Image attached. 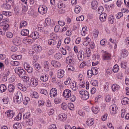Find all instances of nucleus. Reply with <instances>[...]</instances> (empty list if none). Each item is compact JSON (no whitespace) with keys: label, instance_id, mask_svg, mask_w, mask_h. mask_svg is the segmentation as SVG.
Segmentation results:
<instances>
[{"label":"nucleus","instance_id":"nucleus-9","mask_svg":"<svg viewBox=\"0 0 129 129\" xmlns=\"http://www.w3.org/2000/svg\"><path fill=\"white\" fill-rule=\"evenodd\" d=\"M101 52L102 53L104 54L103 59L104 60H107L110 59V54L108 53L106 51L102 50Z\"/></svg>","mask_w":129,"mask_h":129},{"label":"nucleus","instance_id":"nucleus-8","mask_svg":"<svg viewBox=\"0 0 129 129\" xmlns=\"http://www.w3.org/2000/svg\"><path fill=\"white\" fill-rule=\"evenodd\" d=\"M24 67L25 69L29 73H31L33 72V68L31 67L29 64L26 63H24Z\"/></svg>","mask_w":129,"mask_h":129},{"label":"nucleus","instance_id":"nucleus-14","mask_svg":"<svg viewBox=\"0 0 129 129\" xmlns=\"http://www.w3.org/2000/svg\"><path fill=\"white\" fill-rule=\"evenodd\" d=\"M83 52V51H80L79 52L78 54V58L80 61L82 60L84 58Z\"/></svg>","mask_w":129,"mask_h":129},{"label":"nucleus","instance_id":"nucleus-49","mask_svg":"<svg viewBox=\"0 0 129 129\" xmlns=\"http://www.w3.org/2000/svg\"><path fill=\"white\" fill-rule=\"evenodd\" d=\"M91 83L93 86H98V82L95 80H92L91 81Z\"/></svg>","mask_w":129,"mask_h":129},{"label":"nucleus","instance_id":"nucleus-21","mask_svg":"<svg viewBox=\"0 0 129 129\" xmlns=\"http://www.w3.org/2000/svg\"><path fill=\"white\" fill-rule=\"evenodd\" d=\"M51 64L55 67H59L61 66V64L60 62L55 61H52L51 62Z\"/></svg>","mask_w":129,"mask_h":129},{"label":"nucleus","instance_id":"nucleus-20","mask_svg":"<svg viewBox=\"0 0 129 129\" xmlns=\"http://www.w3.org/2000/svg\"><path fill=\"white\" fill-rule=\"evenodd\" d=\"M5 114H7L8 117L10 119L12 118L14 115V113L12 110H8L5 113Z\"/></svg>","mask_w":129,"mask_h":129},{"label":"nucleus","instance_id":"nucleus-48","mask_svg":"<svg viewBox=\"0 0 129 129\" xmlns=\"http://www.w3.org/2000/svg\"><path fill=\"white\" fill-rule=\"evenodd\" d=\"M51 23V20L49 19H46L45 21V23L46 26H49Z\"/></svg>","mask_w":129,"mask_h":129},{"label":"nucleus","instance_id":"nucleus-2","mask_svg":"<svg viewBox=\"0 0 129 129\" xmlns=\"http://www.w3.org/2000/svg\"><path fill=\"white\" fill-rule=\"evenodd\" d=\"M15 73L19 76L20 77L23 78V76L25 74V71L22 69L21 67L16 68L15 69Z\"/></svg>","mask_w":129,"mask_h":129},{"label":"nucleus","instance_id":"nucleus-57","mask_svg":"<svg viewBox=\"0 0 129 129\" xmlns=\"http://www.w3.org/2000/svg\"><path fill=\"white\" fill-rule=\"evenodd\" d=\"M6 36L7 38H12L13 36V34L10 32H8L6 33Z\"/></svg>","mask_w":129,"mask_h":129},{"label":"nucleus","instance_id":"nucleus-26","mask_svg":"<svg viewBox=\"0 0 129 129\" xmlns=\"http://www.w3.org/2000/svg\"><path fill=\"white\" fill-rule=\"evenodd\" d=\"M29 34V31L27 29L22 30L21 32V34L23 36H27Z\"/></svg>","mask_w":129,"mask_h":129},{"label":"nucleus","instance_id":"nucleus-19","mask_svg":"<svg viewBox=\"0 0 129 129\" xmlns=\"http://www.w3.org/2000/svg\"><path fill=\"white\" fill-rule=\"evenodd\" d=\"M128 51L125 49H123L121 51V56L124 58L126 57L128 55Z\"/></svg>","mask_w":129,"mask_h":129},{"label":"nucleus","instance_id":"nucleus-3","mask_svg":"<svg viewBox=\"0 0 129 129\" xmlns=\"http://www.w3.org/2000/svg\"><path fill=\"white\" fill-rule=\"evenodd\" d=\"M23 97L22 93L20 92L17 93V95L14 98V101L20 103L22 101Z\"/></svg>","mask_w":129,"mask_h":129},{"label":"nucleus","instance_id":"nucleus-53","mask_svg":"<svg viewBox=\"0 0 129 129\" xmlns=\"http://www.w3.org/2000/svg\"><path fill=\"white\" fill-rule=\"evenodd\" d=\"M67 107V104L65 103H63L61 105V108L64 110H65Z\"/></svg>","mask_w":129,"mask_h":129},{"label":"nucleus","instance_id":"nucleus-31","mask_svg":"<svg viewBox=\"0 0 129 129\" xmlns=\"http://www.w3.org/2000/svg\"><path fill=\"white\" fill-rule=\"evenodd\" d=\"M94 120L93 119H88L86 121L87 124L89 126H91L94 124Z\"/></svg>","mask_w":129,"mask_h":129},{"label":"nucleus","instance_id":"nucleus-11","mask_svg":"<svg viewBox=\"0 0 129 129\" xmlns=\"http://www.w3.org/2000/svg\"><path fill=\"white\" fill-rule=\"evenodd\" d=\"M31 37L35 40L39 38V35L38 32L34 31L32 33Z\"/></svg>","mask_w":129,"mask_h":129},{"label":"nucleus","instance_id":"nucleus-40","mask_svg":"<svg viewBox=\"0 0 129 129\" xmlns=\"http://www.w3.org/2000/svg\"><path fill=\"white\" fill-rule=\"evenodd\" d=\"M14 88V87L13 85L10 84L8 87V90L10 92H11L13 91Z\"/></svg>","mask_w":129,"mask_h":129},{"label":"nucleus","instance_id":"nucleus-33","mask_svg":"<svg viewBox=\"0 0 129 129\" xmlns=\"http://www.w3.org/2000/svg\"><path fill=\"white\" fill-rule=\"evenodd\" d=\"M49 65V63L47 61H45L44 63V68L45 69V70L46 71H48Z\"/></svg>","mask_w":129,"mask_h":129},{"label":"nucleus","instance_id":"nucleus-46","mask_svg":"<svg viewBox=\"0 0 129 129\" xmlns=\"http://www.w3.org/2000/svg\"><path fill=\"white\" fill-rule=\"evenodd\" d=\"M93 75V74L92 69L89 70L87 71V75L88 78H90Z\"/></svg>","mask_w":129,"mask_h":129},{"label":"nucleus","instance_id":"nucleus-16","mask_svg":"<svg viewBox=\"0 0 129 129\" xmlns=\"http://www.w3.org/2000/svg\"><path fill=\"white\" fill-rule=\"evenodd\" d=\"M64 71L61 69L58 70L57 77L59 78H61L64 75Z\"/></svg>","mask_w":129,"mask_h":129},{"label":"nucleus","instance_id":"nucleus-35","mask_svg":"<svg viewBox=\"0 0 129 129\" xmlns=\"http://www.w3.org/2000/svg\"><path fill=\"white\" fill-rule=\"evenodd\" d=\"M13 127L15 129H21V124L17 122L14 124L13 125Z\"/></svg>","mask_w":129,"mask_h":129},{"label":"nucleus","instance_id":"nucleus-37","mask_svg":"<svg viewBox=\"0 0 129 129\" xmlns=\"http://www.w3.org/2000/svg\"><path fill=\"white\" fill-rule=\"evenodd\" d=\"M3 9L7 10H9L11 8V6L8 4H4L3 5Z\"/></svg>","mask_w":129,"mask_h":129},{"label":"nucleus","instance_id":"nucleus-24","mask_svg":"<svg viewBox=\"0 0 129 129\" xmlns=\"http://www.w3.org/2000/svg\"><path fill=\"white\" fill-rule=\"evenodd\" d=\"M111 87L112 90L114 92L117 91L120 88V86L116 84L113 85Z\"/></svg>","mask_w":129,"mask_h":129},{"label":"nucleus","instance_id":"nucleus-52","mask_svg":"<svg viewBox=\"0 0 129 129\" xmlns=\"http://www.w3.org/2000/svg\"><path fill=\"white\" fill-rule=\"evenodd\" d=\"M64 4L62 3V2L61 1H59L58 3V7L60 8H61L64 7Z\"/></svg>","mask_w":129,"mask_h":129},{"label":"nucleus","instance_id":"nucleus-32","mask_svg":"<svg viewBox=\"0 0 129 129\" xmlns=\"http://www.w3.org/2000/svg\"><path fill=\"white\" fill-rule=\"evenodd\" d=\"M85 93L82 96H81V98L83 99L86 100L89 97V93L87 91H85Z\"/></svg>","mask_w":129,"mask_h":129},{"label":"nucleus","instance_id":"nucleus-18","mask_svg":"<svg viewBox=\"0 0 129 129\" xmlns=\"http://www.w3.org/2000/svg\"><path fill=\"white\" fill-rule=\"evenodd\" d=\"M98 3L96 1L93 0L91 3L92 9L93 10L96 9L98 7Z\"/></svg>","mask_w":129,"mask_h":129},{"label":"nucleus","instance_id":"nucleus-39","mask_svg":"<svg viewBox=\"0 0 129 129\" xmlns=\"http://www.w3.org/2000/svg\"><path fill=\"white\" fill-rule=\"evenodd\" d=\"M62 57V55L60 53H57L54 55V58L56 59H59L61 58Z\"/></svg>","mask_w":129,"mask_h":129},{"label":"nucleus","instance_id":"nucleus-25","mask_svg":"<svg viewBox=\"0 0 129 129\" xmlns=\"http://www.w3.org/2000/svg\"><path fill=\"white\" fill-rule=\"evenodd\" d=\"M121 103L123 105H125L129 103V100L127 98H123L121 101Z\"/></svg>","mask_w":129,"mask_h":129},{"label":"nucleus","instance_id":"nucleus-13","mask_svg":"<svg viewBox=\"0 0 129 129\" xmlns=\"http://www.w3.org/2000/svg\"><path fill=\"white\" fill-rule=\"evenodd\" d=\"M67 115L64 114H60L58 116V119L61 121H64L67 118Z\"/></svg>","mask_w":129,"mask_h":129},{"label":"nucleus","instance_id":"nucleus-30","mask_svg":"<svg viewBox=\"0 0 129 129\" xmlns=\"http://www.w3.org/2000/svg\"><path fill=\"white\" fill-rule=\"evenodd\" d=\"M48 42L49 45L52 46L55 45L56 44V41L53 39L48 40Z\"/></svg>","mask_w":129,"mask_h":129},{"label":"nucleus","instance_id":"nucleus-29","mask_svg":"<svg viewBox=\"0 0 129 129\" xmlns=\"http://www.w3.org/2000/svg\"><path fill=\"white\" fill-rule=\"evenodd\" d=\"M30 95L32 97L35 98H38L39 97L38 93L35 91H32L30 93Z\"/></svg>","mask_w":129,"mask_h":129},{"label":"nucleus","instance_id":"nucleus-36","mask_svg":"<svg viewBox=\"0 0 129 129\" xmlns=\"http://www.w3.org/2000/svg\"><path fill=\"white\" fill-rule=\"evenodd\" d=\"M100 109L98 107H92V111L95 114H96L99 111Z\"/></svg>","mask_w":129,"mask_h":129},{"label":"nucleus","instance_id":"nucleus-56","mask_svg":"<svg viewBox=\"0 0 129 129\" xmlns=\"http://www.w3.org/2000/svg\"><path fill=\"white\" fill-rule=\"evenodd\" d=\"M121 66L122 68L125 69L127 67V63L126 62H122L121 63Z\"/></svg>","mask_w":129,"mask_h":129},{"label":"nucleus","instance_id":"nucleus-45","mask_svg":"<svg viewBox=\"0 0 129 129\" xmlns=\"http://www.w3.org/2000/svg\"><path fill=\"white\" fill-rule=\"evenodd\" d=\"M114 17L113 15H111L109 16V22L111 23H113L114 21Z\"/></svg>","mask_w":129,"mask_h":129},{"label":"nucleus","instance_id":"nucleus-6","mask_svg":"<svg viewBox=\"0 0 129 129\" xmlns=\"http://www.w3.org/2000/svg\"><path fill=\"white\" fill-rule=\"evenodd\" d=\"M57 94V90L55 88H52L50 91V95L52 98L56 96Z\"/></svg>","mask_w":129,"mask_h":129},{"label":"nucleus","instance_id":"nucleus-55","mask_svg":"<svg viewBox=\"0 0 129 129\" xmlns=\"http://www.w3.org/2000/svg\"><path fill=\"white\" fill-rule=\"evenodd\" d=\"M15 76L12 75L9 79V82L10 83L12 82L15 80Z\"/></svg>","mask_w":129,"mask_h":129},{"label":"nucleus","instance_id":"nucleus-61","mask_svg":"<svg viewBox=\"0 0 129 129\" xmlns=\"http://www.w3.org/2000/svg\"><path fill=\"white\" fill-rule=\"evenodd\" d=\"M68 107L71 110H73L74 109V106L73 104L72 103H69L68 104Z\"/></svg>","mask_w":129,"mask_h":129},{"label":"nucleus","instance_id":"nucleus-44","mask_svg":"<svg viewBox=\"0 0 129 129\" xmlns=\"http://www.w3.org/2000/svg\"><path fill=\"white\" fill-rule=\"evenodd\" d=\"M91 69L93 73V75H95L98 73V69L96 67H94Z\"/></svg>","mask_w":129,"mask_h":129},{"label":"nucleus","instance_id":"nucleus-50","mask_svg":"<svg viewBox=\"0 0 129 129\" xmlns=\"http://www.w3.org/2000/svg\"><path fill=\"white\" fill-rule=\"evenodd\" d=\"M99 34V31L98 30L96 29H95L93 31V36L94 38L97 37Z\"/></svg>","mask_w":129,"mask_h":129},{"label":"nucleus","instance_id":"nucleus-28","mask_svg":"<svg viewBox=\"0 0 129 129\" xmlns=\"http://www.w3.org/2000/svg\"><path fill=\"white\" fill-rule=\"evenodd\" d=\"M14 44L16 46H18L21 44V41L17 39H15L13 41Z\"/></svg>","mask_w":129,"mask_h":129},{"label":"nucleus","instance_id":"nucleus-12","mask_svg":"<svg viewBox=\"0 0 129 129\" xmlns=\"http://www.w3.org/2000/svg\"><path fill=\"white\" fill-rule=\"evenodd\" d=\"M22 42L23 43L25 44H31L33 43V41L32 39L25 37L23 39Z\"/></svg>","mask_w":129,"mask_h":129},{"label":"nucleus","instance_id":"nucleus-63","mask_svg":"<svg viewBox=\"0 0 129 129\" xmlns=\"http://www.w3.org/2000/svg\"><path fill=\"white\" fill-rule=\"evenodd\" d=\"M123 15V14L121 12H119L116 15V17L118 19L121 18Z\"/></svg>","mask_w":129,"mask_h":129},{"label":"nucleus","instance_id":"nucleus-7","mask_svg":"<svg viewBox=\"0 0 129 129\" xmlns=\"http://www.w3.org/2000/svg\"><path fill=\"white\" fill-rule=\"evenodd\" d=\"M110 108L111 109L110 113L111 114H114L116 113L118 108L115 104H113L111 106Z\"/></svg>","mask_w":129,"mask_h":129},{"label":"nucleus","instance_id":"nucleus-5","mask_svg":"<svg viewBox=\"0 0 129 129\" xmlns=\"http://www.w3.org/2000/svg\"><path fill=\"white\" fill-rule=\"evenodd\" d=\"M71 94V92L70 90L66 89L63 92V95L64 97L66 98H69Z\"/></svg>","mask_w":129,"mask_h":129},{"label":"nucleus","instance_id":"nucleus-27","mask_svg":"<svg viewBox=\"0 0 129 129\" xmlns=\"http://www.w3.org/2000/svg\"><path fill=\"white\" fill-rule=\"evenodd\" d=\"M71 88L73 90L75 91L77 88L78 87L76 86V82L73 81L71 86Z\"/></svg>","mask_w":129,"mask_h":129},{"label":"nucleus","instance_id":"nucleus-64","mask_svg":"<svg viewBox=\"0 0 129 129\" xmlns=\"http://www.w3.org/2000/svg\"><path fill=\"white\" fill-rule=\"evenodd\" d=\"M18 48L15 45L12 46L11 48V50L13 52H16Z\"/></svg>","mask_w":129,"mask_h":129},{"label":"nucleus","instance_id":"nucleus-43","mask_svg":"<svg viewBox=\"0 0 129 129\" xmlns=\"http://www.w3.org/2000/svg\"><path fill=\"white\" fill-rule=\"evenodd\" d=\"M27 24V23L26 21H23L20 22V28H21L23 26H25Z\"/></svg>","mask_w":129,"mask_h":129},{"label":"nucleus","instance_id":"nucleus-42","mask_svg":"<svg viewBox=\"0 0 129 129\" xmlns=\"http://www.w3.org/2000/svg\"><path fill=\"white\" fill-rule=\"evenodd\" d=\"M12 66H18L20 64L19 62L17 61H12L10 62Z\"/></svg>","mask_w":129,"mask_h":129},{"label":"nucleus","instance_id":"nucleus-17","mask_svg":"<svg viewBox=\"0 0 129 129\" xmlns=\"http://www.w3.org/2000/svg\"><path fill=\"white\" fill-rule=\"evenodd\" d=\"M83 53L86 54L87 57H89L90 55L91 51L89 48L86 47L83 49Z\"/></svg>","mask_w":129,"mask_h":129},{"label":"nucleus","instance_id":"nucleus-41","mask_svg":"<svg viewBox=\"0 0 129 129\" xmlns=\"http://www.w3.org/2000/svg\"><path fill=\"white\" fill-rule=\"evenodd\" d=\"M119 70L118 66L117 64L115 65L113 69V71L114 73L117 72Z\"/></svg>","mask_w":129,"mask_h":129},{"label":"nucleus","instance_id":"nucleus-54","mask_svg":"<svg viewBox=\"0 0 129 129\" xmlns=\"http://www.w3.org/2000/svg\"><path fill=\"white\" fill-rule=\"evenodd\" d=\"M109 84L108 82H106L104 86V89L106 91H107L108 90Z\"/></svg>","mask_w":129,"mask_h":129},{"label":"nucleus","instance_id":"nucleus-38","mask_svg":"<svg viewBox=\"0 0 129 129\" xmlns=\"http://www.w3.org/2000/svg\"><path fill=\"white\" fill-rule=\"evenodd\" d=\"M81 10V7L78 5H76L75 7V12L76 13H78L80 12Z\"/></svg>","mask_w":129,"mask_h":129},{"label":"nucleus","instance_id":"nucleus-4","mask_svg":"<svg viewBox=\"0 0 129 129\" xmlns=\"http://www.w3.org/2000/svg\"><path fill=\"white\" fill-rule=\"evenodd\" d=\"M47 9V8L45 6H40L38 8V10L39 12L43 14L46 13Z\"/></svg>","mask_w":129,"mask_h":129},{"label":"nucleus","instance_id":"nucleus-10","mask_svg":"<svg viewBox=\"0 0 129 129\" xmlns=\"http://www.w3.org/2000/svg\"><path fill=\"white\" fill-rule=\"evenodd\" d=\"M49 75L46 74H43L40 76V80L43 82H45L47 81L48 80Z\"/></svg>","mask_w":129,"mask_h":129},{"label":"nucleus","instance_id":"nucleus-60","mask_svg":"<svg viewBox=\"0 0 129 129\" xmlns=\"http://www.w3.org/2000/svg\"><path fill=\"white\" fill-rule=\"evenodd\" d=\"M84 19V17L83 15L80 16L79 17H77L76 18V20L78 21H82Z\"/></svg>","mask_w":129,"mask_h":129},{"label":"nucleus","instance_id":"nucleus-34","mask_svg":"<svg viewBox=\"0 0 129 129\" xmlns=\"http://www.w3.org/2000/svg\"><path fill=\"white\" fill-rule=\"evenodd\" d=\"M7 89V87L5 84H1L0 85V91L1 92H4Z\"/></svg>","mask_w":129,"mask_h":129},{"label":"nucleus","instance_id":"nucleus-22","mask_svg":"<svg viewBox=\"0 0 129 129\" xmlns=\"http://www.w3.org/2000/svg\"><path fill=\"white\" fill-rule=\"evenodd\" d=\"M106 17L107 15L106 14L103 13L100 15L99 18L101 21L103 22L105 20Z\"/></svg>","mask_w":129,"mask_h":129},{"label":"nucleus","instance_id":"nucleus-62","mask_svg":"<svg viewBox=\"0 0 129 129\" xmlns=\"http://www.w3.org/2000/svg\"><path fill=\"white\" fill-rule=\"evenodd\" d=\"M104 10L103 7L102 6H100L98 10V13L100 14L102 13Z\"/></svg>","mask_w":129,"mask_h":129},{"label":"nucleus","instance_id":"nucleus-51","mask_svg":"<svg viewBox=\"0 0 129 129\" xmlns=\"http://www.w3.org/2000/svg\"><path fill=\"white\" fill-rule=\"evenodd\" d=\"M3 14L5 16H11V13L10 12H7L6 11H3Z\"/></svg>","mask_w":129,"mask_h":129},{"label":"nucleus","instance_id":"nucleus-15","mask_svg":"<svg viewBox=\"0 0 129 129\" xmlns=\"http://www.w3.org/2000/svg\"><path fill=\"white\" fill-rule=\"evenodd\" d=\"M30 84L33 87H36L38 84L37 80L34 78H31L30 80Z\"/></svg>","mask_w":129,"mask_h":129},{"label":"nucleus","instance_id":"nucleus-59","mask_svg":"<svg viewBox=\"0 0 129 129\" xmlns=\"http://www.w3.org/2000/svg\"><path fill=\"white\" fill-rule=\"evenodd\" d=\"M100 57V55L97 54L93 55L92 57V59L93 60H95L96 59H98Z\"/></svg>","mask_w":129,"mask_h":129},{"label":"nucleus","instance_id":"nucleus-58","mask_svg":"<svg viewBox=\"0 0 129 129\" xmlns=\"http://www.w3.org/2000/svg\"><path fill=\"white\" fill-rule=\"evenodd\" d=\"M66 68L69 71H74V67L70 65H68Z\"/></svg>","mask_w":129,"mask_h":129},{"label":"nucleus","instance_id":"nucleus-23","mask_svg":"<svg viewBox=\"0 0 129 129\" xmlns=\"http://www.w3.org/2000/svg\"><path fill=\"white\" fill-rule=\"evenodd\" d=\"M91 41L90 39L88 37H86L84 39V41L83 42V45L85 46H87Z\"/></svg>","mask_w":129,"mask_h":129},{"label":"nucleus","instance_id":"nucleus-47","mask_svg":"<svg viewBox=\"0 0 129 129\" xmlns=\"http://www.w3.org/2000/svg\"><path fill=\"white\" fill-rule=\"evenodd\" d=\"M86 27H83L82 28L81 31V35L82 36H84L85 35V33L86 31Z\"/></svg>","mask_w":129,"mask_h":129},{"label":"nucleus","instance_id":"nucleus-1","mask_svg":"<svg viewBox=\"0 0 129 129\" xmlns=\"http://www.w3.org/2000/svg\"><path fill=\"white\" fill-rule=\"evenodd\" d=\"M30 114L29 112H27L24 114L23 116V119L24 120L27 125H31L33 123V120L30 117Z\"/></svg>","mask_w":129,"mask_h":129}]
</instances>
